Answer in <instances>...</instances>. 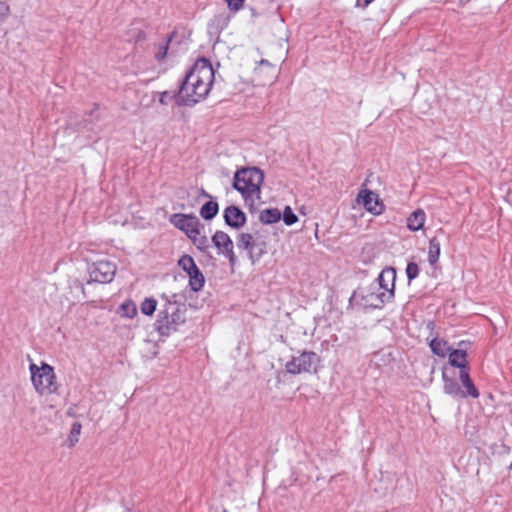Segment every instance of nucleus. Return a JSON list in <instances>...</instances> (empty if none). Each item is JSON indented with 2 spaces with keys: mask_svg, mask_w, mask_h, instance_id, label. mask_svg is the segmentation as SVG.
I'll return each instance as SVG.
<instances>
[{
  "mask_svg": "<svg viewBox=\"0 0 512 512\" xmlns=\"http://www.w3.org/2000/svg\"><path fill=\"white\" fill-rule=\"evenodd\" d=\"M215 73L210 61L198 59L187 72L175 95L180 106H192L205 99L214 83Z\"/></svg>",
  "mask_w": 512,
  "mask_h": 512,
  "instance_id": "obj_1",
  "label": "nucleus"
},
{
  "mask_svg": "<svg viewBox=\"0 0 512 512\" xmlns=\"http://www.w3.org/2000/svg\"><path fill=\"white\" fill-rule=\"evenodd\" d=\"M215 73L210 61L198 59L187 72L175 95L180 106H192L205 99L214 83Z\"/></svg>",
  "mask_w": 512,
  "mask_h": 512,
  "instance_id": "obj_2",
  "label": "nucleus"
},
{
  "mask_svg": "<svg viewBox=\"0 0 512 512\" xmlns=\"http://www.w3.org/2000/svg\"><path fill=\"white\" fill-rule=\"evenodd\" d=\"M161 300L164 301V304L155 322V329L160 335L169 336L185 322L187 308L176 293L171 295L162 294Z\"/></svg>",
  "mask_w": 512,
  "mask_h": 512,
  "instance_id": "obj_3",
  "label": "nucleus"
},
{
  "mask_svg": "<svg viewBox=\"0 0 512 512\" xmlns=\"http://www.w3.org/2000/svg\"><path fill=\"white\" fill-rule=\"evenodd\" d=\"M264 173L257 167H247L238 170L233 178V188L238 191L245 203L253 207L261 198V186Z\"/></svg>",
  "mask_w": 512,
  "mask_h": 512,
  "instance_id": "obj_4",
  "label": "nucleus"
},
{
  "mask_svg": "<svg viewBox=\"0 0 512 512\" xmlns=\"http://www.w3.org/2000/svg\"><path fill=\"white\" fill-rule=\"evenodd\" d=\"M396 270L393 267H386L378 276V291H372L366 298L374 308H382L394 298Z\"/></svg>",
  "mask_w": 512,
  "mask_h": 512,
  "instance_id": "obj_5",
  "label": "nucleus"
},
{
  "mask_svg": "<svg viewBox=\"0 0 512 512\" xmlns=\"http://www.w3.org/2000/svg\"><path fill=\"white\" fill-rule=\"evenodd\" d=\"M29 370L33 387L39 395L57 393L58 385L56 383V375L51 365L44 362L41 366L30 363Z\"/></svg>",
  "mask_w": 512,
  "mask_h": 512,
  "instance_id": "obj_6",
  "label": "nucleus"
},
{
  "mask_svg": "<svg viewBox=\"0 0 512 512\" xmlns=\"http://www.w3.org/2000/svg\"><path fill=\"white\" fill-rule=\"evenodd\" d=\"M321 358L314 352L309 350L297 351V355H293L285 364V369L289 374L297 375L302 373H316L320 365Z\"/></svg>",
  "mask_w": 512,
  "mask_h": 512,
  "instance_id": "obj_7",
  "label": "nucleus"
},
{
  "mask_svg": "<svg viewBox=\"0 0 512 512\" xmlns=\"http://www.w3.org/2000/svg\"><path fill=\"white\" fill-rule=\"evenodd\" d=\"M442 380L444 393L454 399H465L467 397L476 399L480 395L473 382L471 389L468 388L465 384H462L463 388H461L456 377L454 375L449 376L445 370L442 372Z\"/></svg>",
  "mask_w": 512,
  "mask_h": 512,
  "instance_id": "obj_8",
  "label": "nucleus"
},
{
  "mask_svg": "<svg viewBox=\"0 0 512 512\" xmlns=\"http://www.w3.org/2000/svg\"><path fill=\"white\" fill-rule=\"evenodd\" d=\"M117 271L116 264L109 260H99L92 263L89 268L88 284L95 282L100 284H106L113 281Z\"/></svg>",
  "mask_w": 512,
  "mask_h": 512,
  "instance_id": "obj_9",
  "label": "nucleus"
},
{
  "mask_svg": "<svg viewBox=\"0 0 512 512\" xmlns=\"http://www.w3.org/2000/svg\"><path fill=\"white\" fill-rule=\"evenodd\" d=\"M237 246L248 252L252 264L257 263L267 253L266 242L255 240L250 233H240L237 236Z\"/></svg>",
  "mask_w": 512,
  "mask_h": 512,
  "instance_id": "obj_10",
  "label": "nucleus"
},
{
  "mask_svg": "<svg viewBox=\"0 0 512 512\" xmlns=\"http://www.w3.org/2000/svg\"><path fill=\"white\" fill-rule=\"evenodd\" d=\"M178 266L182 268L183 271L189 277V287L193 292H199L205 285V277L201 270L196 265L194 259L190 255H183L178 260Z\"/></svg>",
  "mask_w": 512,
  "mask_h": 512,
  "instance_id": "obj_11",
  "label": "nucleus"
},
{
  "mask_svg": "<svg viewBox=\"0 0 512 512\" xmlns=\"http://www.w3.org/2000/svg\"><path fill=\"white\" fill-rule=\"evenodd\" d=\"M448 356L450 365L460 369L459 379L461 383L471 389L472 379L470 377V368L466 360V351L462 349H452Z\"/></svg>",
  "mask_w": 512,
  "mask_h": 512,
  "instance_id": "obj_12",
  "label": "nucleus"
},
{
  "mask_svg": "<svg viewBox=\"0 0 512 512\" xmlns=\"http://www.w3.org/2000/svg\"><path fill=\"white\" fill-rule=\"evenodd\" d=\"M211 240L218 253L229 260L230 266L233 269L237 263V257L235 255L233 241L230 236L224 231L217 230Z\"/></svg>",
  "mask_w": 512,
  "mask_h": 512,
  "instance_id": "obj_13",
  "label": "nucleus"
},
{
  "mask_svg": "<svg viewBox=\"0 0 512 512\" xmlns=\"http://www.w3.org/2000/svg\"><path fill=\"white\" fill-rule=\"evenodd\" d=\"M169 221L174 227L183 231L187 236L194 233L195 231L193 230L195 228H204V225L194 214L174 213L170 216Z\"/></svg>",
  "mask_w": 512,
  "mask_h": 512,
  "instance_id": "obj_14",
  "label": "nucleus"
},
{
  "mask_svg": "<svg viewBox=\"0 0 512 512\" xmlns=\"http://www.w3.org/2000/svg\"><path fill=\"white\" fill-rule=\"evenodd\" d=\"M358 198H361L362 204L368 212L374 215H380L384 211V204L380 201L378 194L375 192L368 189L362 190Z\"/></svg>",
  "mask_w": 512,
  "mask_h": 512,
  "instance_id": "obj_15",
  "label": "nucleus"
},
{
  "mask_svg": "<svg viewBox=\"0 0 512 512\" xmlns=\"http://www.w3.org/2000/svg\"><path fill=\"white\" fill-rule=\"evenodd\" d=\"M223 218L229 227L240 229L246 223L245 213L237 206L230 205L224 209Z\"/></svg>",
  "mask_w": 512,
  "mask_h": 512,
  "instance_id": "obj_16",
  "label": "nucleus"
},
{
  "mask_svg": "<svg viewBox=\"0 0 512 512\" xmlns=\"http://www.w3.org/2000/svg\"><path fill=\"white\" fill-rule=\"evenodd\" d=\"M175 35H176V32H172L165 39L154 44V58L158 62H161L166 58L168 49H169V45H170L172 39L175 37Z\"/></svg>",
  "mask_w": 512,
  "mask_h": 512,
  "instance_id": "obj_17",
  "label": "nucleus"
},
{
  "mask_svg": "<svg viewBox=\"0 0 512 512\" xmlns=\"http://www.w3.org/2000/svg\"><path fill=\"white\" fill-rule=\"evenodd\" d=\"M426 220L424 210L417 209L407 218V227L410 231H418L423 228Z\"/></svg>",
  "mask_w": 512,
  "mask_h": 512,
  "instance_id": "obj_18",
  "label": "nucleus"
},
{
  "mask_svg": "<svg viewBox=\"0 0 512 512\" xmlns=\"http://www.w3.org/2000/svg\"><path fill=\"white\" fill-rule=\"evenodd\" d=\"M194 233L189 234L187 237L193 244L202 252H206L210 248L209 239L203 234L204 228H195Z\"/></svg>",
  "mask_w": 512,
  "mask_h": 512,
  "instance_id": "obj_19",
  "label": "nucleus"
},
{
  "mask_svg": "<svg viewBox=\"0 0 512 512\" xmlns=\"http://www.w3.org/2000/svg\"><path fill=\"white\" fill-rule=\"evenodd\" d=\"M429 346L435 355L442 358L446 357L452 350V348L448 346V343L445 340L439 338L432 339Z\"/></svg>",
  "mask_w": 512,
  "mask_h": 512,
  "instance_id": "obj_20",
  "label": "nucleus"
},
{
  "mask_svg": "<svg viewBox=\"0 0 512 512\" xmlns=\"http://www.w3.org/2000/svg\"><path fill=\"white\" fill-rule=\"evenodd\" d=\"M281 212L278 208H268L260 212L259 220L263 224H274L280 221Z\"/></svg>",
  "mask_w": 512,
  "mask_h": 512,
  "instance_id": "obj_21",
  "label": "nucleus"
},
{
  "mask_svg": "<svg viewBox=\"0 0 512 512\" xmlns=\"http://www.w3.org/2000/svg\"><path fill=\"white\" fill-rule=\"evenodd\" d=\"M440 247L441 243L437 236H434L429 240L428 261L430 265H435L438 262L440 257Z\"/></svg>",
  "mask_w": 512,
  "mask_h": 512,
  "instance_id": "obj_22",
  "label": "nucleus"
},
{
  "mask_svg": "<svg viewBox=\"0 0 512 512\" xmlns=\"http://www.w3.org/2000/svg\"><path fill=\"white\" fill-rule=\"evenodd\" d=\"M219 211V205L217 201L210 200L203 204L200 208V215L204 220H212Z\"/></svg>",
  "mask_w": 512,
  "mask_h": 512,
  "instance_id": "obj_23",
  "label": "nucleus"
},
{
  "mask_svg": "<svg viewBox=\"0 0 512 512\" xmlns=\"http://www.w3.org/2000/svg\"><path fill=\"white\" fill-rule=\"evenodd\" d=\"M156 307H157V301L154 298H146L141 303V312L144 315L151 316L155 312Z\"/></svg>",
  "mask_w": 512,
  "mask_h": 512,
  "instance_id": "obj_24",
  "label": "nucleus"
},
{
  "mask_svg": "<svg viewBox=\"0 0 512 512\" xmlns=\"http://www.w3.org/2000/svg\"><path fill=\"white\" fill-rule=\"evenodd\" d=\"M283 221L288 226L293 225L298 221L297 215L293 212L290 206H286L284 209Z\"/></svg>",
  "mask_w": 512,
  "mask_h": 512,
  "instance_id": "obj_25",
  "label": "nucleus"
},
{
  "mask_svg": "<svg viewBox=\"0 0 512 512\" xmlns=\"http://www.w3.org/2000/svg\"><path fill=\"white\" fill-rule=\"evenodd\" d=\"M81 424L79 422H74L71 427L70 435H69V441L71 445H74L76 442H78L79 435L81 433Z\"/></svg>",
  "mask_w": 512,
  "mask_h": 512,
  "instance_id": "obj_26",
  "label": "nucleus"
},
{
  "mask_svg": "<svg viewBox=\"0 0 512 512\" xmlns=\"http://www.w3.org/2000/svg\"><path fill=\"white\" fill-rule=\"evenodd\" d=\"M406 275H407L409 282L418 277L419 267L415 262H409L407 264Z\"/></svg>",
  "mask_w": 512,
  "mask_h": 512,
  "instance_id": "obj_27",
  "label": "nucleus"
},
{
  "mask_svg": "<svg viewBox=\"0 0 512 512\" xmlns=\"http://www.w3.org/2000/svg\"><path fill=\"white\" fill-rule=\"evenodd\" d=\"M120 308L123 315L128 318H133L137 313L136 307L132 303H123Z\"/></svg>",
  "mask_w": 512,
  "mask_h": 512,
  "instance_id": "obj_28",
  "label": "nucleus"
},
{
  "mask_svg": "<svg viewBox=\"0 0 512 512\" xmlns=\"http://www.w3.org/2000/svg\"><path fill=\"white\" fill-rule=\"evenodd\" d=\"M228 8L232 11H239L244 4V0H224Z\"/></svg>",
  "mask_w": 512,
  "mask_h": 512,
  "instance_id": "obj_29",
  "label": "nucleus"
},
{
  "mask_svg": "<svg viewBox=\"0 0 512 512\" xmlns=\"http://www.w3.org/2000/svg\"><path fill=\"white\" fill-rule=\"evenodd\" d=\"M10 14L8 4L0 0V23L3 22Z\"/></svg>",
  "mask_w": 512,
  "mask_h": 512,
  "instance_id": "obj_30",
  "label": "nucleus"
},
{
  "mask_svg": "<svg viewBox=\"0 0 512 512\" xmlns=\"http://www.w3.org/2000/svg\"><path fill=\"white\" fill-rule=\"evenodd\" d=\"M175 95H176V93L174 95H171L168 91H164L161 93L159 101L161 104L167 105L168 100L171 99L172 97H175Z\"/></svg>",
  "mask_w": 512,
  "mask_h": 512,
  "instance_id": "obj_31",
  "label": "nucleus"
},
{
  "mask_svg": "<svg viewBox=\"0 0 512 512\" xmlns=\"http://www.w3.org/2000/svg\"><path fill=\"white\" fill-rule=\"evenodd\" d=\"M374 0H363V3L360 0H357V6L365 9L368 7Z\"/></svg>",
  "mask_w": 512,
  "mask_h": 512,
  "instance_id": "obj_32",
  "label": "nucleus"
},
{
  "mask_svg": "<svg viewBox=\"0 0 512 512\" xmlns=\"http://www.w3.org/2000/svg\"><path fill=\"white\" fill-rule=\"evenodd\" d=\"M145 33L142 31V30H138L137 31V34L135 35V42H138V41H141V40H144L145 39Z\"/></svg>",
  "mask_w": 512,
  "mask_h": 512,
  "instance_id": "obj_33",
  "label": "nucleus"
},
{
  "mask_svg": "<svg viewBox=\"0 0 512 512\" xmlns=\"http://www.w3.org/2000/svg\"><path fill=\"white\" fill-rule=\"evenodd\" d=\"M201 191H202V194H203L204 196H206V197H210V195H208V194L205 192V190H204V189H202Z\"/></svg>",
  "mask_w": 512,
  "mask_h": 512,
  "instance_id": "obj_34",
  "label": "nucleus"
},
{
  "mask_svg": "<svg viewBox=\"0 0 512 512\" xmlns=\"http://www.w3.org/2000/svg\"><path fill=\"white\" fill-rule=\"evenodd\" d=\"M261 64H268V61H266V60H262V61H261Z\"/></svg>",
  "mask_w": 512,
  "mask_h": 512,
  "instance_id": "obj_35",
  "label": "nucleus"
},
{
  "mask_svg": "<svg viewBox=\"0 0 512 512\" xmlns=\"http://www.w3.org/2000/svg\"><path fill=\"white\" fill-rule=\"evenodd\" d=\"M511 468H512V462H511Z\"/></svg>",
  "mask_w": 512,
  "mask_h": 512,
  "instance_id": "obj_36",
  "label": "nucleus"
}]
</instances>
